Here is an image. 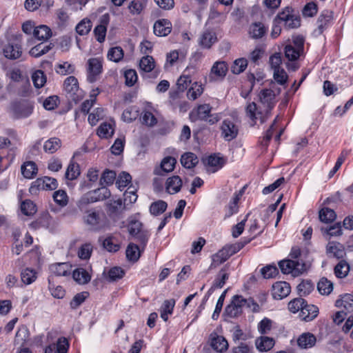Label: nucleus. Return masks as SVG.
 <instances>
[{
	"mask_svg": "<svg viewBox=\"0 0 353 353\" xmlns=\"http://www.w3.org/2000/svg\"><path fill=\"white\" fill-rule=\"evenodd\" d=\"M114 132L113 125L110 123H102L97 129V134L100 138L108 139L111 137Z\"/></svg>",
	"mask_w": 353,
	"mask_h": 353,
	"instance_id": "obj_32",
	"label": "nucleus"
},
{
	"mask_svg": "<svg viewBox=\"0 0 353 353\" xmlns=\"http://www.w3.org/2000/svg\"><path fill=\"white\" fill-rule=\"evenodd\" d=\"M182 180L180 176L174 175L166 180L165 188L169 194H176L181 190Z\"/></svg>",
	"mask_w": 353,
	"mask_h": 353,
	"instance_id": "obj_19",
	"label": "nucleus"
},
{
	"mask_svg": "<svg viewBox=\"0 0 353 353\" xmlns=\"http://www.w3.org/2000/svg\"><path fill=\"white\" fill-rule=\"evenodd\" d=\"M32 80L35 88H40L46 84V76L42 70H38L32 73Z\"/></svg>",
	"mask_w": 353,
	"mask_h": 353,
	"instance_id": "obj_45",
	"label": "nucleus"
},
{
	"mask_svg": "<svg viewBox=\"0 0 353 353\" xmlns=\"http://www.w3.org/2000/svg\"><path fill=\"white\" fill-rule=\"evenodd\" d=\"M326 250L330 257H334L338 259H343L345 254L343 245L336 242H329Z\"/></svg>",
	"mask_w": 353,
	"mask_h": 353,
	"instance_id": "obj_15",
	"label": "nucleus"
},
{
	"mask_svg": "<svg viewBox=\"0 0 353 353\" xmlns=\"http://www.w3.org/2000/svg\"><path fill=\"white\" fill-rule=\"evenodd\" d=\"M229 278V274L227 272L226 267L223 268L219 272L216 278L214 279L213 284L210 289L208 291V294L211 292V291L216 289L221 288L223 287L225 281Z\"/></svg>",
	"mask_w": 353,
	"mask_h": 353,
	"instance_id": "obj_25",
	"label": "nucleus"
},
{
	"mask_svg": "<svg viewBox=\"0 0 353 353\" xmlns=\"http://www.w3.org/2000/svg\"><path fill=\"white\" fill-rule=\"evenodd\" d=\"M92 252V246L90 243L83 244L79 249L78 256L81 259H88Z\"/></svg>",
	"mask_w": 353,
	"mask_h": 353,
	"instance_id": "obj_59",
	"label": "nucleus"
},
{
	"mask_svg": "<svg viewBox=\"0 0 353 353\" xmlns=\"http://www.w3.org/2000/svg\"><path fill=\"white\" fill-rule=\"evenodd\" d=\"M105 116L104 110L101 108H96L88 116V122L91 125H95L99 120Z\"/></svg>",
	"mask_w": 353,
	"mask_h": 353,
	"instance_id": "obj_54",
	"label": "nucleus"
},
{
	"mask_svg": "<svg viewBox=\"0 0 353 353\" xmlns=\"http://www.w3.org/2000/svg\"><path fill=\"white\" fill-rule=\"evenodd\" d=\"M72 277L79 284L88 283L91 279V276L89 272L81 268H77L73 271Z\"/></svg>",
	"mask_w": 353,
	"mask_h": 353,
	"instance_id": "obj_28",
	"label": "nucleus"
},
{
	"mask_svg": "<svg viewBox=\"0 0 353 353\" xmlns=\"http://www.w3.org/2000/svg\"><path fill=\"white\" fill-rule=\"evenodd\" d=\"M61 147V140L57 137H53L46 141L43 145V149L46 152L52 154Z\"/></svg>",
	"mask_w": 353,
	"mask_h": 353,
	"instance_id": "obj_44",
	"label": "nucleus"
},
{
	"mask_svg": "<svg viewBox=\"0 0 353 353\" xmlns=\"http://www.w3.org/2000/svg\"><path fill=\"white\" fill-rule=\"evenodd\" d=\"M107 211L110 215L118 214L123 211L125 208V205L121 199H110L107 203Z\"/></svg>",
	"mask_w": 353,
	"mask_h": 353,
	"instance_id": "obj_26",
	"label": "nucleus"
},
{
	"mask_svg": "<svg viewBox=\"0 0 353 353\" xmlns=\"http://www.w3.org/2000/svg\"><path fill=\"white\" fill-rule=\"evenodd\" d=\"M4 56L10 59H17L21 55V49L17 43L9 42L3 49Z\"/></svg>",
	"mask_w": 353,
	"mask_h": 353,
	"instance_id": "obj_17",
	"label": "nucleus"
},
{
	"mask_svg": "<svg viewBox=\"0 0 353 353\" xmlns=\"http://www.w3.org/2000/svg\"><path fill=\"white\" fill-rule=\"evenodd\" d=\"M210 345L217 352H224L228 348V343L225 337L212 333L210 336Z\"/></svg>",
	"mask_w": 353,
	"mask_h": 353,
	"instance_id": "obj_9",
	"label": "nucleus"
},
{
	"mask_svg": "<svg viewBox=\"0 0 353 353\" xmlns=\"http://www.w3.org/2000/svg\"><path fill=\"white\" fill-rule=\"evenodd\" d=\"M314 289L312 283L310 281H303L297 286V290L301 296L309 294Z\"/></svg>",
	"mask_w": 353,
	"mask_h": 353,
	"instance_id": "obj_58",
	"label": "nucleus"
},
{
	"mask_svg": "<svg viewBox=\"0 0 353 353\" xmlns=\"http://www.w3.org/2000/svg\"><path fill=\"white\" fill-rule=\"evenodd\" d=\"M53 199L54 202L61 207H65L68 205L69 197L65 190H59L53 193Z\"/></svg>",
	"mask_w": 353,
	"mask_h": 353,
	"instance_id": "obj_41",
	"label": "nucleus"
},
{
	"mask_svg": "<svg viewBox=\"0 0 353 353\" xmlns=\"http://www.w3.org/2000/svg\"><path fill=\"white\" fill-rule=\"evenodd\" d=\"M197 157L192 152L183 154L181 158V163L185 168H192L198 163Z\"/></svg>",
	"mask_w": 353,
	"mask_h": 353,
	"instance_id": "obj_31",
	"label": "nucleus"
},
{
	"mask_svg": "<svg viewBox=\"0 0 353 353\" xmlns=\"http://www.w3.org/2000/svg\"><path fill=\"white\" fill-rule=\"evenodd\" d=\"M229 257H230V256L228 250L225 247L223 248L217 253L212 256L211 267L216 268V266L225 262Z\"/></svg>",
	"mask_w": 353,
	"mask_h": 353,
	"instance_id": "obj_35",
	"label": "nucleus"
},
{
	"mask_svg": "<svg viewBox=\"0 0 353 353\" xmlns=\"http://www.w3.org/2000/svg\"><path fill=\"white\" fill-rule=\"evenodd\" d=\"M147 3L148 0H132L128 8L132 14L137 15L145 8Z\"/></svg>",
	"mask_w": 353,
	"mask_h": 353,
	"instance_id": "obj_33",
	"label": "nucleus"
},
{
	"mask_svg": "<svg viewBox=\"0 0 353 353\" xmlns=\"http://www.w3.org/2000/svg\"><path fill=\"white\" fill-rule=\"evenodd\" d=\"M33 35L38 40L46 41L52 36L51 29L46 25H40L34 29Z\"/></svg>",
	"mask_w": 353,
	"mask_h": 353,
	"instance_id": "obj_27",
	"label": "nucleus"
},
{
	"mask_svg": "<svg viewBox=\"0 0 353 353\" xmlns=\"http://www.w3.org/2000/svg\"><path fill=\"white\" fill-rule=\"evenodd\" d=\"M335 212L328 208H323L319 211V219L324 223H330L336 219Z\"/></svg>",
	"mask_w": 353,
	"mask_h": 353,
	"instance_id": "obj_46",
	"label": "nucleus"
},
{
	"mask_svg": "<svg viewBox=\"0 0 353 353\" xmlns=\"http://www.w3.org/2000/svg\"><path fill=\"white\" fill-rule=\"evenodd\" d=\"M88 80L92 83L102 72V61L99 58H91L88 61Z\"/></svg>",
	"mask_w": 353,
	"mask_h": 353,
	"instance_id": "obj_7",
	"label": "nucleus"
},
{
	"mask_svg": "<svg viewBox=\"0 0 353 353\" xmlns=\"http://www.w3.org/2000/svg\"><path fill=\"white\" fill-rule=\"evenodd\" d=\"M349 265L345 261H341L334 268L335 275L338 278H344L349 272Z\"/></svg>",
	"mask_w": 353,
	"mask_h": 353,
	"instance_id": "obj_53",
	"label": "nucleus"
},
{
	"mask_svg": "<svg viewBox=\"0 0 353 353\" xmlns=\"http://www.w3.org/2000/svg\"><path fill=\"white\" fill-rule=\"evenodd\" d=\"M272 327V321L268 319L264 318L261 320L258 325V330L262 334L269 333Z\"/></svg>",
	"mask_w": 353,
	"mask_h": 353,
	"instance_id": "obj_64",
	"label": "nucleus"
},
{
	"mask_svg": "<svg viewBox=\"0 0 353 353\" xmlns=\"http://www.w3.org/2000/svg\"><path fill=\"white\" fill-rule=\"evenodd\" d=\"M203 92L202 85L197 82H194L188 90L187 97L189 99L195 100Z\"/></svg>",
	"mask_w": 353,
	"mask_h": 353,
	"instance_id": "obj_49",
	"label": "nucleus"
},
{
	"mask_svg": "<svg viewBox=\"0 0 353 353\" xmlns=\"http://www.w3.org/2000/svg\"><path fill=\"white\" fill-rule=\"evenodd\" d=\"M228 71V68L224 61H216L211 68V78H223Z\"/></svg>",
	"mask_w": 353,
	"mask_h": 353,
	"instance_id": "obj_24",
	"label": "nucleus"
},
{
	"mask_svg": "<svg viewBox=\"0 0 353 353\" xmlns=\"http://www.w3.org/2000/svg\"><path fill=\"white\" fill-rule=\"evenodd\" d=\"M155 66L154 60L152 57L146 55L141 58L139 61L140 70L145 72H151Z\"/></svg>",
	"mask_w": 353,
	"mask_h": 353,
	"instance_id": "obj_39",
	"label": "nucleus"
},
{
	"mask_svg": "<svg viewBox=\"0 0 353 353\" xmlns=\"http://www.w3.org/2000/svg\"><path fill=\"white\" fill-rule=\"evenodd\" d=\"M291 288L285 281L276 282L272 285V294L274 299L281 300L286 297L290 292Z\"/></svg>",
	"mask_w": 353,
	"mask_h": 353,
	"instance_id": "obj_8",
	"label": "nucleus"
},
{
	"mask_svg": "<svg viewBox=\"0 0 353 353\" xmlns=\"http://www.w3.org/2000/svg\"><path fill=\"white\" fill-rule=\"evenodd\" d=\"M261 273L265 279H270L278 274V269L275 265H268L261 268Z\"/></svg>",
	"mask_w": 353,
	"mask_h": 353,
	"instance_id": "obj_63",
	"label": "nucleus"
},
{
	"mask_svg": "<svg viewBox=\"0 0 353 353\" xmlns=\"http://www.w3.org/2000/svg\"><path fill=\"white\" fill-rule=\"evenodd\" d=\"M318 307L314 305H308L305 301L299 313V317L306 322L311 321L317 316Z\"/></svg>",
	"mask_w": 353,
	"mask_h": 353,
	"instance_id": "obj_13",
	"label": "nucleus"
},
{
	"mask_svg": "<svg viewBox=\"0 0 353 353\" xmlns=\"http://www.w3.org/2000/svg\"><path fill=\"white\" fill-rule=\"evenodd\" d=\"M69 344L65 337L59 338L57 343H52L46 347L45 353H66Z\"/></svg>",
	"mask_w": 353,
	"mask_h": 353,
	"instance_id": "obj_14",
	"label": "nucleus"
},
{
	"mask_svg": "<svg viewBox=\"0 0 353 353\" xmlns=\"http://www.w3.org/2000/svg\"><path fill=\"white\" fill-rule=\"evenodd\" d=\"M132 177L130 174L122 172L116 180V186L121 191L130 183Z\"/></svg>",
	"mask_w": 353,
	"mask_h": 353,
	"instance_id": "obj_51",
	"label": "nucleus"
},
{
	"mask_svg": "<svg viewBox=\"0 0 353 353\" xmlns=\"http://www.w3.org/2000/svg\"><path fill=\"white\" fill-rule=\"evenodd\" d=\"M92 196L96 198V201H103L110 196V190L105 187H101L94 191H91Z\"/></svg>",
	"mask_w": 353,
	"mask_h": 353,
	"instance_id": "obj_57",
	"label": "nucleus"
},
{
	"mask_svg": "<svg viewBox=\"0 0 353 353\" xmlns=\"http://www.w3.org/2000/svg\"><path fill=\"white\" fill-rule=\"evenodd\" d=\"M21 210L26 216H32L37 212L35 204L30 200L26 199L21 204Z\"/></svg>",
	"mask_w": 353,
	"mask_h": 353,
	"instance_id": "obj_50",
	"label": "nucleus"
},
{
	"mask_svg": "<svg viewBox=\"0 0 353 353\" xmlns=\"http://www.w3.org/2000/svg\"><path fill=\"white\" fill-rule=\"evenodd\" d=\"M274 344V339L268 336H260L255 340V346L261 352L270 350Z\"/></svg>",
	"mask_w": 353,
	"mask_h": 353,
	"instance_id": "obj_18",
	"label": "nucleus"
},
{
	"mask_svg": "<svg viewBox=\"0 0 353 353\" xmlns=\"http://www.w3.org/2000/svg\"><path fill=\"white\" fill-rule=\"evenodd\" d=\"M92 26L91 21L88 18H84L76 26L75 30L77 34L83 36L90 32Z\"/></svg>",
	"mask_w": 353,
	"mask_h": 353,
	"instance_id": "obj_38",
	"label": "nucleus"
},
{
	"mask_svg": "<svg viewBox=\"0 0 353 353\" xmlns=\"http://www.w3.org/2000/svg\"><path fill=\"white\" fill-rule=\"evenodd\" d=\"M305 300L302 298H296L290 301L288 303V309L290 312L296 313L301 311L304 306Z\"/></svg>",
	"mask_w": 353,
	"mask_h": 353,
	"instance_id": "obj_60",
	"label": "nucleus"
},
{
	"mask_svg": "<svg viewBox=\"0 0 353 353\" xmlns=\"http://www.w3.org/2000/svg\"><path fill=\"white\" fill-rule=\"evenodd\" d=\"M294 15L292 8L286 7L282 12L279 13L276 18L274 19V22L283 23L284 25L286 21H289V19L291 18V17Z\"/></svg>",
	"mask_w": 353,
	"mask_h": 353,
	"instance_id": "obj_48",
	"label": "nucleus"
},
{
	"mask_svg": "<svg viewBox=\"0 0 353 353\" xmlns=\"http://www.w3.org/2000/svg\"><path fill=\"white\" fill-rule=\"evenodd\" d=\"M335 305L347 313L353 312V295L345 294L336 300Z\"/></svg>",
	"mask_w": 353,
	"mask_h": 353,
	"instance_id": "obj_21",
	"label": "nucleus"
},
{
	"mask_svg": "<svg viewBox=\"0 0 353 353\" xmlns=\"http://www.w3.org/2000/svg\"><path fill=\"white\" fill-rule=\"evenodd\" d=\"M21 276L22 282L26 285L31 284L37 278L36 272L30 268L23 270L21 272Z\"/></svg>",
	"mask_w": 353,
	"mask_h": 353,
	"instance_id": "obj_55",
	"label": "nucleus"
},
{
	"mask_svg": "<svg viewBox=\"0 0 353 353\" xmlns=\"http://www.w3.org/2000/svg\"><path fill=\"white\" fill-rule=\"evenodd\" d=\"M141 250L139 245L130 243L126 249V256L132 261H137L141 256Z\"/></svg>",
	"mask_w": 353,
	"mask_h": 353,
	"instance_id": "obj_37",
	"label": "nucleus"
},
{
	"mask_svg": "<svg viewBox=\"0 0 353 353\" xmlns=\"http://www.w3.org/2000/svg\"><path fill=\"white\" fill-rule=\"evenodd\" d=\"M74 65L70 63L69 62H63L59 63L56 67V72L61 75H67L72 74L74 72Z\"/></svg>",
	"mask_w": 353,
	"mask_h": 353,
	"instance_id": "obj_52",
	"label": "nucleus"
},
{
	"mask_svg": "<svg viewBox=\"0 0 353 353\" xmlns=\"http://www.w3.org/2000/svg\"><path fill=\"white\" fill-rule=\"evenodd\" d=\"M259 99L263 105L265 110H259L254 102L250 103L246 107V114L250 119L256 122L259 119L261 123H264L270 116V111L274 108L275 101V94L271 89H264L260 92Z\"/></svg>",
	"mask_w": 353,
	"mask_h": 353,
	"instance_id": "obj_1",
	"label": "nucleus"
},
{
	"mask_svg": "<svg viewBox=\"0 0 353 353\" xmlns=\"http://www.w3.org/2000/svg\"><path fill=\"white\" fill-rule=\"evenodd\" d=\"M153 30L157 36L165 37L172 31V23L168 19H159L154 23Z\"/></svg>",
	"mask_w": 353,
	"mask_h": 353,
	"instance_id": "obj_11",
	"label": "nucleus"
},
{
	"mask_svg": "<svg viewBox=\"0 0 353 353\" xmlns=\"http://www.w3.org/2000/svg\"><path fill=\"white\" fill-rule=\"evenodd\" d=\"M50 270L55 276H65L70 274L71 265L68 263H54L50 266Z\"/></svg>",
	"mask_w": 353,
	"mask_h": 353,
	"instance_id": "obj_22",
	"label": "nucleus"
},
{
	"mask_svg": "<svg viewBox=\"0 0 353 353\" xmlns=\"http://www.w3.org/2000/svg\"><path fill=\"white\" fill-rule=\"evenodd\" d=\"M57 186V179L49 176H44L33 181L29 188V191L31 194H36L38 190H55Z\"/></svg>",
	"mask_w": 353,
	"mask_h": 353,
	"instance_id": "obj_5",
	"label": "nucleus"
},
{
	"mask_svg": "<svg viewBox=\"0 0 353 353\" xmlns=\"http://www.w3.org/2000/svg\"><path fill=\"white\" fill-rule=\"evenodd\" d=\"M279 265L283 274H291L293 276H298L306 270V265L303 260L286 259Z\"/></svg>",
	"mask_w": 353,
	"mask_h": 353,
	"instance_id": "obj_4",
	"label": "nucleus"
},
{
	"mask_svg": "<svg viewBox=\"0 0 353 353\" xmlns=\"http://www.w3.org/2000/svg\"><path fill=\"white\" fill-rule=\"evenodd\" d=\"M176 160L172 157H164L160 164V166L156 168L154 172L157 175H163L165 173L172 172L175 167Z\"/></svg>",
	"mask_w": 353,
	"mask_h": 353,
	"instance_id": "obj_12",
	"label": "nucleus"
},
{
	"mask_svg": "<svg viewBox=\"0 0 353 353\" xmlns=\"http://www.w3.org/2000/svg\"><path fill=\"white\" fill-rule=\"evenodd\" d=\"M304 39L301 36H296L284 49L285 57L288 61L297 60L303 52Z\"/></svg>",
	"mask_w": 353,
	"mask_h": 353,
	"instance_id": "obj_3",
	"label": "nucleus"
},
{
	"mask_svg": "<svg viewBox=\"0 0 353 353\" xmlns=\"http://www.w3.org/2000/svg\"><path fill=\"white\" fill-rule=\"evenodd\" d=\"M116 172L112 170H106L103 172L101 179L100 183L103 185H112L116 179Z\"/></svg>",
	"mask_w": 353,
	"mask_h": 353,
	"instance_id": "obj_56",
	"label": "nucleus"
},
{
	"mask_svg": "<svg viewBox=\"0 0 353 353\" xmlns=\"http://www.w3.org/2000/svg\"><path fill=\"white\" fill-rule=\"evenodd\" d=\"M84 223L92 230H99L106 224V216L101 209L91 208L84 212L83 216Z\"/></svg>",
	"mask_w": 353,
	"mask_h": 353,
	"instance_id": "obj_2",
	"label": "nucleus"
},
{
	"mask_svg": "<svg viewBox=\"0 0 353 353\" xmlns=\"http://www.w3.org/2000/svg\"><path fill=\"white\" fill-rule=\"evenodd\" d=\"M247 65L248 61L245 59H238L234 62L232 66V71L234 74H240L245 70Z\"/></svg>",
	"mask_w": 353,
	"mask_h": 353,
	"instance_id": "obj_61",
	"label": "nucleus"
},
{
	"mask_svg": "<svg viewBox=\"0 0 353 353\" xmlns=\"http://www.w3.org/2000/svg\"><path fill=\"white\" fill-rule=\"evenodd\" d=\"M80 174L79 165L77 163L71 161L65 174V179L74 180Z\"/></svg>",
	"mask_w": 353,
	"mask_h": 353,
	"instance_id": "obj_40",
	"label": "nucleus"
},
{
	"mask_svg": "<svg viewBox=\"0 0 353 353\" xmlns=\"http://www.w3.org/2000/svg\"><path fill=\"white\" fill-rule=\"evenodd\" d=\"M123 51L121 47L117 46L111 48L107 54V57L110 61L119 62L123 57Z\"/></svg>",
	"mask_w": 353,
	"mask_h": 353,
	"instance_id": "obj_47",
	"label": "nucleus"
},
{
	"mask_svg": "<svg viewBox=\"0 0 353 353\" xmlns=\"http://www.w3.org/2000/svg\"><path fill=\"white\" fill-rule=\"evenodd\" d=\"M167 203L162 200L153 202L150 207V212L154 216L163 213L167 209Z\"/></svg>",
	"mask_w": 353,
	"mask_h": 353,
	"instance_id": "obj_43",
	"label": "nucleus"
},
{
	"mask_svg": "<svg viewBox=\"0 0 353 353\" xmlns=\"http://www.w3.org/2000/svg\"><path fill=\"white\" fill-rule=\"evenodd\" d=\"M319 292L323 295H328L333 290V283L326 278H322L317 284Z\"/></svg>",
	"mask_w": 353,
	"mask_h": 353,
	"instance_id": "obj_42",
	"label": "nucleus"
},
{
	"mask_svg": "<svg viewBox=\"0 0 353 353\" xmlns=\"http://www.w3.org/2000/svg\"><path fill=\"white\" fill-rule=\"evenodd\" d=\"M268 28L261 21L252 23L248 28V35L252 39L263 38L267 33Z\"/></svg>",
	"mask_w": 353,
	"mask_h": 353,
	"instance_id": "obj_10",
	"label": "nucleus"
},
{
	"mask_svg": "<svg viewBox=\"0 0 353 353\" xmlns=\"http://www.w3.org/2000/svg\"><path fill=\"white\" fill-rule=\"evenodd\" d=\"M188 70L189 68H186L183 74L177 79L176 86L179 92H183L185 90L191 83L192 80Z\"/></svg>",
	"mask_w": 353,
	"mask_h": 353,
	"instance_id": "obj_34",
	"label": "nucleus"
},
{
	"mask_svg": "<svg viewBox=\"0 0 353 353\" xmlns=\"http://www.w3.org/2000/svg\"><path fill=\"white\" fill-rule=\"evenodd\" d=\"M217 38L215 32L212 30H205L200 36L199 43L203 48H210L216 42Z\"/></svg>",
	"mask_w": 353,
	"mask_h": 353,
	"instance_id": "obj_23",
	"label": "nucleus"
},
{
	"mask_svg": "<svg viewBox=\"0 0 353 353\" xmlns=\"http://www.w3.org/2000/svg\"><path fill=\"white\" fill-rule=\"evenodd\" d=\"M221 130V136L226 141H230L234 139L239 132L237 125L230 119H225L223 121Z\"/></svg>",
	"mask_w": 353,
	"mask_h": 353,
	"instance_id": "obj_6",
	"label": "nucleus"
},
{
	"mask_svg": "<svg viewBox=\"0 0 353 353\" xmlns=\"http://www.w3.org/2000/svg\"><path fill=\"white\" fill-rule=\"evenodd\" d=\"M316 341L315 336L310 332H305L301 334L297 339L299 347L302 349L312 347Z\"/></svg>",
	"mask_w": 353,
	"mask_h": 353,
	"instance_id": "obj_20",
	"label": "nucleus"
},
{
	"mask_svg": "<svg viewBox=\"0 0 353 353\" xmlns=\"http://www.w3.org/2000/svg\"><path fill=\"white\" fill-rule=\"evenodd\" d=\"M21 173L26 179L33 178L37 173V167L34 162L27 161L21 165Z\"/></svg>",
	"mask_w": 353,
	"mask_h": 353,
	"instance_id": "obj_29",
	"label": "nucleus"
},
{
	"mask_svg": "<svg viewBox=\"0 0 353 353\" xmlns=\"http://www.w3.org/2000/svg\"><path fill=\"white\" fill-rule=\"evenodd\" d=\"M241 312L242 310L241 308H239V306L236 305L232 301H231V303L227 305L224 312L225 314L230 318L236 317Z\"/></svg>",
	"mask_w": 353,
	"mask_h": 353,
	"instance_id": "obj_62",
	"label": "nucleus"
},
{
	"mask_svg": "<svg viewBox=\"0 0 353 353\" xmlns=\"http://www.w3.org/2000/svg\"><path fill=\"white\" fill-rule=\"evenodd\" d=\"M212 108L209 104H203L197 107V108L192 112V116L195 115L196 119L204 121L207 119L210 114Z\"/></svg>",
	"mask_w": 353,
	"mask_h": 353,
	"instance_id": "obj_36",
	"label": "nucleus"
},
{
	"mask_svg": "<svg viewBox=\"0 0 353 353\" xmlns=\"http://www.w3.org/2000/svg\"><path fill=\"white\" fill-rule=\"evenodd\" d=\"M63 88L67 94L70 95V97L72 99H75V95L77 94L79 91V83L77 79L70 76L65 79L63 83Z\"/></svg>",
	"mask_w": 353,
	"mask_h": 353,
	"instance_id": "obj_16",
	"label": "nucleus"
},
{
	"mask_svg": "<svg viewBox=\"0 0 353 353\" xmlns=\"http://www.w3.org/2000/svg\"><path fill=\"white\" fill-rule=\"evenodd\" d=\"M96 198H94L91 192H88L83 194L77 202V205L81 212H85L86 211L87 206L90 204L95 203Z\"/></svg>",
	"mask_w": 353,
	"mask_h": 353,
	"instance_id": "obj_30",
	"label": "nucleus"
}]
</instances>
